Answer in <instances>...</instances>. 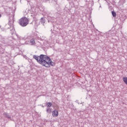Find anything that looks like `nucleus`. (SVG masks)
I'll return each instance as SVG.
<instances>
[{
	"label": "nucleus",
	"instance_id": "f257e3e1",
	"mask_svg": "<svg viewBox=\"0 0 127 127\" xmlns=\"http://www.w3.org/2000/svg\"><path fill=\"white\" fill-rule=\"evenodd\" d=\"M34 59L37 61L38 63L45 66L47 68H49L51 66H55V63L51 61V59L47 55L43 54L39 56L34 55L33 56Z\"/></svg>",
	"mask_w": 127,
	"mask_h": 127
},
{
	"label": "nucleus",
	"instance_id": "f03ea898",
	"mask_svg": "<svg viewBox=\"0 0 127 127\" xmlns=\"http://www.w3.org/2000/svg\"><path fill=\"white\" fill-rule=\"evenodd\" d=\"M29 23L28 19L26 17H23L19 19V24L22 27L26 26Z\"/></svg>",
	"mask_w": 127,
	"mask_h": 127
},
{
	"label": "nucleus",
	"instance_id": "7ed1b4c3",
	"mask_svg": "<svg viewBox=\"0 0 127 127\" xmlns=\"http://www.w3.org/2000/svg\"><path fill=\"white\" fill-rule=\"evenodd\" d=\"M14 22V19L13 17H11V25H10V27L11 28L10 31L11 34H13L14 32H15V30H14V26H13V23Z\"/></svg>",
	"mask_w": 127,
	"mask_h": 127
},
{
	"label": "nucleus",
	"instance_id": "20e7f679",
	"mask_svg": "<svg viewBox=\"0 0 127 127\" xmlns=\"http://www.w3.org/2000/svg\"><path fill=\"white\" fill-rule=\"evenodd\" d=\"M59 115V113L58 112V111H57V110H54L52 112V116L54 117H58Z\"/></svg>",
	"mask_w": 127,
	"mask_h": 127
},
{
	"label": "nucleus",
	"instance_id": "39448f33",
	"mask_svg": "<svg viewBox=\"0 0 127 127\" xmlns=\"http://www.w3.org/2000/svg\"><path fill=\"white\" fill-rule=\"evenodd\" d=\"M30 45H35V39L34 38H32L30 40Z\"/></svg>",
	"mask_w": 127,
	"mask_h": 127
},
{
	"label": "nucleus",
	"instance_id": "423d86ee",
	"mask_svg": "<svg viewBox=\"0 0 127 127\" xmlns=\"http://www.w3.org/2000/svg\"><path fill=\"white\" fill-rule=\"evenodd\" d=\"M3 116L6 118V119H10V116L9 115H8V113H6V112H4L3 114Z\"/></svg>",
	"mask_w": 127,
	"mask_h": 127
},
{
	"label": "nucleus",
	"instance_id": "0eeeda50",
	"mask_svg": "<svg viewBox=\"0 0 127 127\" xmlns=\"http://www.w3.org/2000/svg\"><path fill=\"white\" fill-rule=\"evenodd\" d=\"M41 22L42 24H44V23L45 22V19H44V17H42L41 18Z\"/></svg>",
	"mask_w": 127,
	"mask_h": 127
},
{
	"label": "nucleus",
	"instance_id": "6e6552de",
	"mask_svg": "<svg viewBox=\"0 0 127 127\" xmlns=\"http://www.w3.org/2000/svg\"><path fill=\"white\" fill-rule=\"evenodd\" d=\"M52 106V103L49 102L47 104V108H50V107Z\"/></svg>",
	"mask_w": 127,
	"mask_h": 127
},
{
	"label": "nucleus",
	"instance_id": "1a4fd4ad",
	"mask_svg": "<svg viewBox=\"0 0 127 127\" xmlns=\"http://www.w3.org/2000/svg\"><path fill=\"white\" fill-rule=\"evenodd\" d=\"M46 112L47 113H48V114H50V113H51V109L49 107H48L47 108Z\"/></svg>",
	"mask_w": 127,
	"mask_h": 127
},
{
	"label": "nucleus",
	"instance_id": "9d476101",
	"mask_svg": "<svg viewBox=\"0 0 127 127\" xmlns=\"http://www.w3.org/2000/svg\"><path fill=\"white\" fill-rule=\"evenodd\" d=\"M112 14L113 17H116L117 16V13H116V12H115L114 11H112Z\"/></svg>",
	"mask_w": 127,
	"mask_h": 127
},
{
	"label": "nucleus",
	"instance_id": "9b49d317",
	"mask_svg": "<svg viewBox=\"0 0 127 127\" xmlns=\"http://www.w3.org/2000/svg\"><path fill=\"white\" fill-rule=\"evenodd\" d=\"M23 40H20V43L21 45H23V44H24V43H22Z\"/></svg>",
	"mask_w": 127,
	"mask_h": 127
},
{
	"label": "nucleus",
	"instance_id": "f8f14e48",
	"mask_svg": "<svg viewBox=\"0 0 127 127\" xmlns=\"http://www.w3.org/2000/svg\"><path fill=\"white\" fill-rule=\"evenodd\" d=\"M9 23H10V21H9L8 24H9Z\"/></svg>",
	"mask_w": 127,
	"mask_h": 127
},
{
	"label": "nucleus",
	"instance_id": "ddd939ff",
	"mask_svg": "<svg viewBox=\"0 0 127 127\" xmlns=\"http://www.w3.org/2000/svg\"><path fill=\"white\" fill-rule=\"evenodd\" d=\"M0 17H1V15L0 14Z\"/></svg>",
	"mask_w": 127,
	"mask_h": 127
},
{
	"label": "nucleus",
	"instance_id": "4468645a",
	"mask_svg": "<svg viewBox=\"0 0 127 127\" xmlns=\"http://www.w3.org/2000/svg\"><path fill=\"white\" fill-rule=\"evenodd\" d=\"M101 6H102L100 5V7H101Z\"/></svg>",
	"mask_w": 127,
	"mask_h": 127
}]
</instances>
